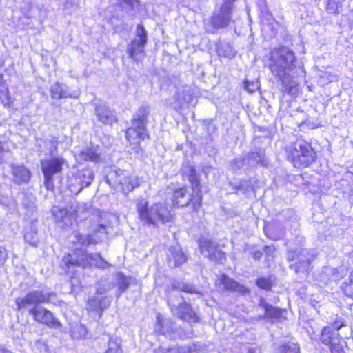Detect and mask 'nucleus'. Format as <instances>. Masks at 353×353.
Returning <instances> with one entry per match:
<instances>
[{
	"instance_id": "39",
	"label": "nucleus",
	"mask_w": 353,
	"mask_h": 353,
	"mask_svg": "<svg viewBox=\"0 0 353 353\" xmlns=\"http://www.w3.org/2000/svg\"><path fill=\"white\" fill-rule=\"evenodd\" d=\"M45 179V186L48 190H52L54 188V183L52 181V176L47 177L46 175H43Z\"/></svg>"
},
{
	"instance_id": "43",
	"label": "nucleus",
	"mask_w": 353,
	"mask_h": 353,
	"mask_svg": "<svg viewBox=\"0 0 353 353\" xmlns=\"http://www.w3.org/2000/svg\"><path fill=\"white\" fill-rule=\"evenodd\" d=\"M76 4H77V0H70V1L68 0L65 3V6L67 8L70 6H74Z\"/></svg>"
},
{
	"instance_id": "46",
	"label": "nucleus",
	"mask_w": 353,
	"mask_h": 353,
	"mask_svg": "<svg viewBox=\"0 0 353 353\" xmlns=\"http://www.w3.org/2000/svg\"><path fill=\"white\" fill-rule=\"evenodd\" d=\"M231 50V52L228 54V56H234V52L232 50ZM226 56L228 57V55H226Z\"/></svg>"
},
{
	"instance_id": "41",
	"label": "nucleus",
	"mask_w": 353,
	"mask_h": 353,
	"mask_svg": "<svg viewBox=\"0 0 353 353\" xmlns=\"http://www.w3.org/2000/svg\"><path fill=\"white\" fill-rule=\"evenodd\" d=\"M255 155L256 154L255 153H252V154H250V157L251 158H255ZM256 155L258 156V157L259 158L257 161L258 163H261L262 164L263 163V161H262V154L261 153H256Z\"/></svg>"
},
{
	"instance_id": "9",
	"label": "nucleus",
	"mask_w": 353,
	"mask_h": 353,
	"mask_svg": "<svg viewBox=\"0 0 353 353\" xmlns=\"http://www.w3.org/2000/svg\"><path fill=\"white\" fill-rule=\"evenodd\" d=\"M146 115L143 110H140L132 120V125L125 132L126 139L132 145L135 152L139 154L141 149L139 147L141 141L147 137L145 132Z\"/></svg>"
},
{
	"instance_id": "6",
	"label": "nucleus",
	"mask_w": 353,
	"mask_h": 353,
	"mask_svg": "<svg viewBox=\"0 0 353 353\" xmlns=\"http://www.w3.org/2000/svg\"><path fill=\"white\" fill-rule=\"evenodd\" d=\"M346 325L345 320L336 317L334 322L324 326L321 331L319 340L321 343L329 347L330 353H345L343 346L341 344L342 337L339 331Z\"/></svg>"
},
{
	"instance_id": "29",
	"label": "nucleus",
	"mask_w": 353,
	"mask_h": 353,
	"mask_svg": "<svg viewBox=\"0 0 353 353\" xmlns=\"http://www.w3.org/2000/svg\"><path fill=\"white\" fill-rule=\"evenodd\" d=\"M0 103L4 106L11 104V97L6 83L0 79Z\"/></svg>"
},
{
	"instance_id": "13",
	"label": "nucleus",
	"mask_w": 353,
	"mask_h": 353,
	"mask_svg": "<svg viewBox=\"0 0 353 353\" xmlns=\"http://www.w3.org/2000/svg\"><path fill=\"white\" fill-rule=\"evenodd\" d=\"M214 284L216 286H222L223 292H237L240 294H245L249 292L248 288L230 278L225 274H220Z\"/></svg>"
},
{
	"instance_id": "30",
	"label": "nucleus",
	"mask_w": 353,
	"mask_h": 353,
	"mask_svg": "<svg viewBox=\"0 0 353 353\" xmlns=\"http://www.w3.org/2000/svg\"><path fill=\"white\" fill-rule=\"evenodd\" d=\"M276 353H301L299 345L296 343H285L280 345Z\"/></svg>"
},
{
	"instance_id": "36",
	"label": "nucleus",
	"mask_w": 353,
	"mask_h": 353,
	"mask_svg": "<svg viewBox=\"0 0 353 353\" xmlns=\"http://www.w3.org/2000/svg\"><path fill=\"white\" fill-rule=\"evenodd\" d=\"M340 5L335 0H329L327 5V11L330 14H336L339 12Z\"/></svg>"
},
{
	"instance_id": "5",
	"label": "nucleus",
	"mask_w": 353,
	"mask_h": 353,
	"mask_svg": "<svg viewBox=\"0 0 353 353\" xmlns=\"http://www.w3.org/2000/svg\"><path fill=\"white\" fill-rule=\"evenodd\" d=\"M288 160L295 168L309 167L316 159V153L307 142L297 139L285 148Z\"/></svg>"
},
{
	"instance_id": "34",
	"label": "nucleus",
	"mask_w": 353,
	"mask_h": 353,
	"mask_svg": "<svg viewBox=\"0 0 353 353\" xmlns=\"http://www.w3.org/2000/svg\"><path fill=\"white\" fill-rule=\"evenodd\" d=\"M172 288L173 290L183 292L187 294H194L196 292L194 286L189 283H182L181 285L179 284L173 285Z\"/></svg>"
},
{
	"instance_id": "47",
	"label": "nucleus",
	"mask_w": 353,
	"mask_h": 353,
	"mask_svg": "<svg viewBox=\"0 0 353 353\" xmlns=\"http://www.w3.org/2000/svg\"><path fill=\"white\" fill-rule=\"evenodd\" d=\"M26 17H28V18H30V17H31V16H30V14H28V13H27V14H26Z\"/></svg>"
},
{
	"instance_id": "4",
	"label": "nucleus",
	"mask_w": 353,
	"mask_h": 353,
	"mask_svg": "<svg viewBox=\"0 0 353 353\" xmlns=\"http://www.w3.org/2000/svg\"><path fill=\"white\" fill-rule=\"evenodd\" d=\"M92 260L90 254L82 249L76 248L63 256L59 267L72 283L77 276L79 269L85 270L92 267Z\"/></svg>"
},
{
	"instance_id": "32",
	"label": "nucleus",
	"mask_w": 353,
	"mask_h": 353,
	"mask_svg": "<svg viewBox=\"0 0 353 353\" xmlns=\"http://www.w3.org/2000/svg\"><path fill=\"white\" fill-rule=\"evenodd\" d=\"M117 286L119 294L124 292L129 287L128 278L123 273L119 272L117 275Z\"/></svg>"
},
{
	"instance_id": "40",
	"label": "nucleus",
	"mask_w": 353,
	"mask_h": 353,
	"mask_svg": "<svg viewBox=\"0 0 353 353\" xmlns=\"http://www.w3.org/2000/svg\"><path fill=\"white\" fill-rule=\"evenodd\" d=\"M235 0H223V3L222 6H223V8L226 9H232V5Z\"/></svg>"
},
{
	"instance_id": "48",
	"label": "nucleus",
	"mask_w": 353,
	"mask_h": 353,
	"mask_svg": "<svg viewBox=\"0 0 353 353\" xmlns=\"http://www.w3.org/2000/svg\"><path fill=\"white\" fill-rule=\"evenodd\" d=\"M28 7L30 8H32V6L31 5H29Z\"/></svg>"
},
{
	"instance_id": "11",
	"label": "nucleus",
	"mask_w": 353,
	"mask_h": 353,
	"mask_svg": "<svg viewBox=\"0 0 353 353\" xmlns=\"http://www.w3.org/2000/svg\"><path fill=\"white\" fill-rule=\"evenodd\" d=\"M147 43L146 31L142 25H138L137 38L128 46L129 57L135 61H141L144 57V47Z\"/></svg>"
},
{
	"instance_id": "45",
	"label": "nucleus",
	"mask_w": 353,
	"mask_h": 353,
	"mask_svg": "<svg viewBox=\"0 0 353 353\" xmlns=\"http://www.w3.org/2000/svg\"><path fill=\"white\" fill-rule=\"evenodd\" d=\"M88 243H97V241L93 240V239H90V241H88Z\"/></svg>"
},
{
	"instance_id": "19",
	"label": "nucleus",
	"mask_w": 353,
	"mask_h": 353,
	"mask_svg": "<svg viewBox=\"0 0 353 353\" xmlns=\"http://www.w3.org/2000/svg\"><path fill=\"white\" fill-rule=\"evenodd\" d=\"M199 249L201 253L207 252V256L215 263H223L226 259L225 254L218 248L217 245L199 244Z\"/></svg>"
},
{
	"instance_id": "38",
	"label": "nucleus",
	"mask_w": 353,
	"mask_h": 353,
	"mask_svg": "<svg viewBox=\"0 0 353 353\" xmlns=\"http://www.w3.org/2000/svg\"><path fill=\"white\" fill-rule=\"evenodd\" d=\"M8 258V252L3 246H0V266L3 265Z\"/></svg>"
},
{
	"instance_id": "27",
	"label": "nucleus",
	"mask_w": 353,
	"mask_h": 353,
	"mask_svg": "<svg viewBox=\"0 0 353 353\" xmlns=\"http://www.w3.org/2000/svg\"><path fill=\"white\" fill-rule=\"evenodd\" d=\"M312 259H306L299 260L290 266L296 274L299 273H308L312 269L311 263Z\"/></svg>"
},
{
	"instance_id": "26",
	"label": "nucleus",
	"mask_w": 353,
	"mask_h": 353,
	"mask_svg": "<svg viewBox=\"0 0 353 353\" xmlns=\"http://www.w3.org/2000/svg\"><path fill=\"white\" fill-rule=\"evenodd\" d=\"M81 188L78 190V193L85 187L89 186L94 179V173L89 168L83 169L79 173Z\"/></svg>"
},
{
	"instance_id": "21",
	"label": "nucleus",
	"mask_w": 353,
	"mask_h": 353,
	"mask_svg": "<svg viewBox=\"0 0 353 353\" xmlns=\"http://www.w3.org/2000/svg\"><path fill=\"white\" fill-rule=\"evenodd\" d=\"M95 114L99 121L105 124H112L117 120L114 112L103 102L96 105Z\"/></svg>"
},
{
	"instance_id": "24",
	"label": "nucleus",
	"mask_w": 353,
	"mask_h": 353,
	"mask_svg": "<svg viewBox=\"0 0 353 353\" xmlns=\"http://www.w3.org/2000/svg\"><path fill=\"white\" fill-rule=\"evenodd\" d=\"M90 148L83 150L79 154V158L85 161L98 162L101 154V149L98 145L90 144Z\"/></svg>"
},
{
	"instance_id": "44",
	"label": "nucleus",
	"mask_w": 353,
	"mask_h": 353,
	"mask_svg": "<svg viewBox=\"0 0 353 353\" xmlns=\"http://www.w3.org/2000/svg\"><path fill=\"white\" fill-rule=\"evenodd\" d=\"M352 263H353V254L350 256ZM349 278L351 279V281L353 282V270L350 272Z\"/></svg>"
},
{
	"instance_id": "2",
	"label": "nucleus",
	"mask_w": 353,
	"mask_h": 353,
	"mask_svg": "<svg viewBox=\"0 0 353 353\" xmlns=\"http://www.w3.org/2000/svg\"><path fill=\"white\" fill-rule=\"evenodd\" d=\"M296 58L294 52L287 47L274 48L271 52L269 68L272 74L281 82L283 91L291 94L296 86L294 70Z\"/></svg>"
},
{
	"instance_id": "10",
	"label": "nucleus",
	"mask_w": 353,
	"mask_h": 353,
	"mask_svg": "<svg viewBox=\"0 0 353 353\" xmlns=\"http://www.w3.org/2000/svg\"><path fill=\"white\" fill-rule=\"evenodd\" d=\"M115 219L112 214L97 211L93 216L92 223L90 226V236H95L99 238L105 236L112 230V221Z\"/></svg>"
},
{
	"instance_id": "8",
	"label": "nucleus",
	"mask_w": 353,
	"mask_h": 353,
	"mask_svg": "<svg viewBox=\"0 0 353 353\" xmlns=\"http://www.w3.org/2000/svg\"><path fill=\"white\" fill-rule=\"evenodd\" d=\"M106 181L115 190L128 194L140 185L139 178L123 170H112L106 176Z\"/></svg>"
},
{
	"instance_id": "25",
	"label": "nucleus",
	"mask_w": 353,
	"mask_h": 353,
	"mask_svg": "<svg viewBox=\"0 0 353 353\" xmlns=\"http://www.w3.org/2000/svg\"><path fill=\"white\" fill-rule=\"evenodd\" d=\"M50 94L52 99H61L67 97H74V95L69 93L68 87L64 84L57 83L52 85Z\"/></svg>"
},
{
	"instance_id": "23",
	"label": "nucleus",
	"mask_w": 353,
	"mask_h": 353,
	"mask_svg": "<svg viewBox=\"0 0 353 353\" xmlns=\"http://www.w3.org/2000/svg\"><path fill=\"white\" fill-rule=\"evenodd\" d=\"M12 179L14 183L21 184L29 181L31 174L23 165H11Z\"/></svg>"
},
{
	"instance_id": "28",
	"label": "nucleus",
	"mask_w": 353,
	"mask_h": 353,
	"mask_svg": "<svg viewBox=\"0 0 353 353\" xmlns=\"http://www.w3.org/2000/svg\"><path fill=\"white\" fill-rule=\"evenodd\" d=\"M256 285L261 290L271 291L274 285V281L271 276H259L255 279Z\"/></svg>"
},
{
	"instance_id": "15",
	"label": "nucleus",
	"mask_w": 353,
	"mask_h": 353,
	"mask_svg": "<svg viewBox=\"0 0 353 353\" xmlns=\"http://www.w3.org/2000/svg\"><path fill=\"white\" fill-rule=\"evenodd\" d=\"M187 260V255L179 245H172L169 248L166 261L170 268H179Z\"/></svg>"
},
{
	"instance_id": "18",
	"label": "nucleus",
	"mask_w": 353,
	"mask_h": 353,
	"mask_svg": "<svg viewBox=\"0 0 353 353\" xmlns=\"http://www.w3.org/2000/svg\"><path fill=\"white\" fill-rule=\"evenodd\" d=\"M52 213L54 217L55 221L61 228H68L72 225L74 221V215L70 213L65 208L54 206L52 209Z\"/></svg>"
},
{
	"instance_id": "1",
	"label": "nucleus",
	"mask_w": 353,
	"mask_h": 353,
	"mask_svg": "<svg viewBox=\"0 0 353 353\" xmlns=\"http://www.w3.org/2000/svg\"><path fill=\"white\" fill-rule=\"evenodd\" d=\"M57 297V293L50 292L45 293L42 290H33L27 293L23 297H18L15 299L17 310H23L29 305H32L28 310L33 320L37 323L47 326L49 328H59L61 323L57 319L53 313L48 309L39 306L42 303H53L52 301Z\"/></svg>"
},
{
	"instance_id": "3",
	"label": "nucleus",
	"mask_w": 353,
	"mask_h": 353,
	"mask_svg": "<svg viewBox=\"0 0 353 353\" xmlns=\"http://www.w3.org/2000/svg\"><path fill=\"white\" fill-rule=\"evenodd\" d=\"M136 210L140 221L149 226L154 227L159 224L172 222L174 220V215L163 202L154 203L149 207L146 199H140L137 202Z\"/></svg>"
},
{
	"instance_id": "31",
	"label": "nucleus",
	"mask_w": 353,
	"mask_h": 353,
	"mask_svg": "<svg viewBox=\"0 0 353 353\" xmlns=\"http://www.w3.org/2000/svg\"><path fill=\"white\" fill-rule=\"evenodd\" d=\"M103 353H123L122 345L116 339H109L107 348Z\"/></svg>"
},
{
	"instance_id": "35",
	"label": "nucleus",
	"mask_w": 353,
	"mask_h": 353,
	"mask_svg": "<svg viewBox=\"0 0 353 353\" xmlns=\"http://www.w3.org/2000/svg\"><path fill=\"white\" fill-rule=\"evenodd\" d=\"M119 6L124 8L133 9L137 7L139 4V0H117Z\"/></svg>"
},
{
	"instance_id": "22",
	"label": "nucleus",
	"mask_w": 353,
	"mask_h": 353,
	"mask_svg": "<svg viewBox=\"0 0 353 353\" xmlns=\"http://www.w3.org/2000/svg\"><path fill=\"white\" fill-rule=\"evenodd\" d=\"M259 306L264 310V316L271 320H283L285 319L284 313L286 312L285 309H281L273 307L268 304L263 299L260 300Z\"/></svg>"
},
{
	"instance_id": "33",
	"label": "nucleus",
	"mask_w": 353,
	"mask_h": 353,
	"mask_svg": "<svg viewBox=\"0 0 353 353\" xmlns=\"http://www.w3.org/2000/svg\"><path fill=\"white\" fill-rule=\"evenodd\" d=\"M341 291L346 297L353 299V282L349 277L347 281L343 283Z\"/></svg>"
},
{
	"instance_id": "7",
	"label": "nucleus",
	"mask_w": 353,
	"mask_h": 353,
	"mask_svg": "<svg viewBox=\"0 0 353 353\" xmlns=\"http://www.w3.org/2000/svg\"><path fill=\"white\" fill-rule=\"evenodd\" d=\"M195 170L193 168L190 169V181L192 183V194L188 192L186 188H181L176 190L173 194V202L174 204L178 206H186L190 203L193 205L194 210L200 207L201 204L202 195L201 192L199 189V181L196 177L194 176Z\"/></svg>"
},
{
	"instance_id": "14",
	"label": "nucleus",
	"mask_w": 353,
	"mask_h": 353,
	"mask_svg": "<svg viewBox=\"0 0 353 353\" xmlns=\"http://www.w3.org/2000/svg\"><path fill=\"white\" fill-rule=\"evenodd\" d=\"M177 317L180 320L190 324L201 322L199 314L192 307L191 303L183 301L176 306Z\"/></svg>"
},
{
	"instance_id": "16",
	"label": "nucleus",
	"mask_w": 353,
	"mask_h": 353,
	"mask_svg": "<svg viewBox=\"0 0 353 353\" xmlns=\"http://www.w3.org/2000/svg\"><path fill=\"white\" fill-rule=\"evenodd\" d=\"M58 139L53 136L37 139L36 145L40 154L52 156L57 150Z\"/></svg>"
},
{
	"instance_id": "17",
	"label": "nucleus",
	"mask_w": 353,
	"mask_h": 353,
	"mask_svg": "<svg viewBox=\"0 0 353 353\" xmlns=\"http://www.w3.org/2000/svg\"><path fill=\"white\" fill-rule=\"evenodd\" d=\"M110 301L105 296H94L88 299L85 309L88 312L101 316L103 311L110 306Z\"/></svg>"
},
{
	"instance_id": "42",
	"label": "nucleus",
	"mask_w": 353,
	"mask_h": 353,
	"mask_svg": "<svg viewBox=\"0 0 353 353\" xmlns=\"http://www.w3.org/2000/svg\"><path fill=\"white\" fill-rule=\"evenodd\" d=\"M262 252L261 251H256L253 253L252 256L254 259L259 260L262 256Z\"/></svg>"
},
{
	"instance_id": "20",
	"label": "nucleus",
	"mask_w": 353,
	"mask_h": 353,
	"mask_svg": "<svg viewBox=\"0 0 353 353\" xmlns=\"http://www.w3.org/2000/svg\"><path fill=\"white\" fill-rule=\"evenodd\" d=\"M232 10L221 8L214 11L212 17V24L216 28H223L229 24L231 20Z\"/></svg>"
},
{
	"instance_id": "12",
	"label": "nucleus",
	"mask_w": 353,
	"mask_h": 353,
	"mask_svg": "<svg viewBox=\"0 0 353 353\" xmlns=\"http://www.w3.org/2000/svg\"><path fill=\"white\" fill-rule=\"evenodd\" d=\"M65 165H68V162L62 156L52 155L41 161L43 174L47 177L61 173Z\"/></svg>"
},
{
	"instance_id": "37",
	"label": "nucleus",
	"mask_w": 353,
	"mask_h": 353,
	"mask_svg": "<svg viewBox=\"0 0 353 353\" xmlns=\"http://www.w3.org/2000/svg\"><path fill=\"white\" fill-rule=\"evenodd\" d=\"M244 87L248 92H249L250 93H252L258 89L259 83L256 81L250 82L246 80L244 82Z\"/></svg>"
}]
</instances>
